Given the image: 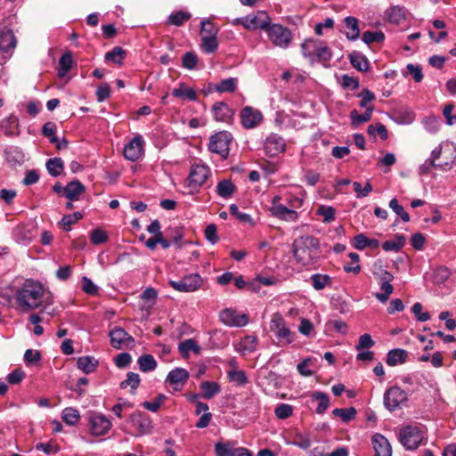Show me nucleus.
I'll use <instances>...</instances> for the list:
<instances>
[{
  "mask_svg": "<svg viewBox=\"0 0 456 456\" xmlns=\"http://www.w3.org/2000/svg\"><path fill=\"white\" fill-rule=\"evenodd\" d=\"M45 289L39 282L26 281L23 286L17 289L15 299L17 307L23 313L39 308L43 304Z\"/></svg>",
  "mask_w": 456,
  "mask_h": 456,
  "instance_id": "1",
  "label": "nucleus"
},
{
  "mask_svg": "<svg viewBox=\"0 0 456 456\" xmlns=\"http://www.w3.org/2000/svg\"><path fill=\"white\" fill-rule=\"evenodd\" d=\"M292 252L297 263L303 265H313L320 257V242L314 236H300L294 240Z\"/></svg>",
  "mask_w": 456,
  "mask_h": 456,
  "instance_id": "2",
  "label": "nucleus"
},
{
  "mask_svg": "<svg viewBox=\"0 0 456 456\" xmlns=\"http://www.w3.org/2000/svg\"><path fill=\"white\" fill-rule=\"evenodd\" d=\"M422 440L423 435L418 427L406 426L399 432V441L408 450L418 448Z\"/></svg>",
  "mask_w": 456,
  "mask_h": 456,
  "instance_id": "3",
  "label": "nucleus"
},
{
  "mask_svg": "<svg viewBox=\"0 0 456 456\" xmlns=\"http://www.w3.org/2000/svg\"><path fill=\"white\" fill-rule=\"evenodd\" d=\"M269 39L278 47L287 48L291 42V31L280 24H273L268 26L266 29Z\"/></svg>",
  "mask_w": 456,
  "mask_h": 456,
  "instance_id": "4",
  "label": "nucleus"
},
{
  "mask_svg": "<svg viewBox=\"0 0 456 456\" xmlns=\"http://www.w3.org/2000/svg\"><path fill=\"white\" fill-rule=\"evenodd\" d=\"M302 51L305 56L316 55L321 61H327L331 58V50L328 46L312 39L305 40L302 44Z\"/></svg>",
  "mask_w": 456,
  "mask_h": 456,
  "instance_id": "5",
  "label": "nucleus"
},
{
  "mask_svg": "<svg viewBox=\"0 0 456 456\" xmlns=\"http://www.w3.org/2000/svg\"><path fill=\"white\" fill-rule=\"evenodd\" d=\"M232 139V136L228 132L216 133L211 136L208 148L212 152L226 158L229 154V144Z\"/></svg>",
  "mask_w": 456,
  "mask_h": 456,
  "instance_id": "6",
  "label": "nucleus"
},
{
  "mask_svg": "<svg viewBox=\"0 0 456 456\" xmlns=\"http://www.w3.org/2000/svg\"><path fill=\"white\" fill-rule=\"evenodd\" d=\"M442 147L438 146L432 151L431 158L419 167V174L427 175L430 172L431 167L438 168L441 170H449L452 168L453 160L451 159L446 162H437L441 159Z\"/></svg>",
  "mask_w": 456,
  "mask_h": 456,
  "instance_id": "7",
  "label": "nucleus"
},
{
  "mask_svg": "<svg viewBox=\"0 0 456 456\" xmlns=\"http://www.w3.org/2000/svg\"><path fill=\"white\" fill-rule=\"evenodd\" d=\"M169 284L177 291L192 292L201 286L202 279L199 274H190L177 281H170Z\"/></svg>",
  "mask_w": 456,
  "mask_h": 456,
  "instance_id": "8",
  "label": "nucleus"
},
{
  "mask_svg": "<svg viewBox=\"0 0 456 456\" xmlns=\"http://www.w3.org/2000/svg\"><path fill=\"white\" fill-rule=\"evenodd\" d=\"M216 456H252L246 448L236 446L235 442H218L215 445Z\"/></svg>",
  "mask_w": 456,
  "mask_h": 456,
  "instance_id": "9",
  "label": "nucleus"
},
{
  "mask_svg": "<svg viewBox=\"0 0 456 456\" xmlns=\"http://www.w3.org/2000/svg\"><path fill=\"white\" fill-rule=\"evenodd\" d=\"M407 400V394L399 387H390L384 395V404L389 411H394L400 407Z\"/></svg>",
  "mask_w": 456,
  "mask_h": 456,
  "instance_id": "10",
  "label": "nucleus"
},
{
  "mask_svg": "<svg viewBox=\"0 0 456 456\" xmlns=\"http://www.w3.org/2000/svg\"><path fill=\"white\" fill-rule=\"evenodd\" d=\"M110 343L115 348L120 349L123 346L130 347L134 346V339L124 329L115 327L110 331Z\"/></svg>",
  "mask_w": 456,
  "mask_h": 456,
  "instance_id": "11",
  "label": "nucleus"
},
{
  "mask_svg": "<svg viewBox=\"0 0 456 456\" xmlns=\"http://www.w3.org/2000/svg\"><path fill=\"white\" fill-rule=\"evenodd\" d=\"M271 19L264 11H259L254 15L245 17L244 28L248 30L261 28L266 30L270 25Z\"/></svg>",
  "mask_w": 456,
  "mask_h": 456,
  "instance_id": "12",
  "label": "nucleus"
},
{
  "mask_svg": "<svg viewBox=\"0 0 456 456\" xmlns=\"http://www.w3.org/2000/svg\"><path fill=\"white\" fill-rule=\"evenodd\" d=\"M271 330L275 332L276 337L285 339L286 344L292 342V334L285 326V322L280 314H274L271 322Z\"/></svg>",
  "mask_w": 456,
  "mask_h": 456,
  "instance_id": "13",
  "label": "nucleus"
},
{
  "mask_svg": "<svg viewBox=\"0 0 456 456\" xmlns=\"http://www.w3.org/2000/svg\"><path fill=\"white\" fill-rule=\"evenodd\" d=\"M143 140L141 135H137L126 144L124 148V157L130 161L138 160L142 155Z\"/></svg>",
  "mask_w": 456,
  "mask_h": 456,
  "instance_id": "14",
  "label": "nucleus"
},
{
  "mask_svg": "<svg viewBox=\"0 0 456 456\" xmlns=\"http://www.w3.org/2000/svg\"><path fill=\"white\" fill-rule=\"evenodd\" d=\"M110 427V421L103 415L95 414L90 418V432L93 436H103Z\"/></svg>",
  "mask_w": 456,
  "mask_h": 456,
  "instance_id": "15",
  "label": "nucleus"
},
{
  "mask_svg": "<svg viewBox=\"0 0 456 456\" xmlns=\"http://www.w3.org/2000/svg\"><path fill=\"white\" fill-rule=\"evenodd\" d=\"M220 319L225 325L236 327L245 326L248 322L247 314H239L231 309L223 310L220 314Z\"/></svg>",
  "mask_w": 456,
  "mask_h": 456,
  "instance_id": "16",
  "label": "nucleus"
},
{
  "mask_svg": "<svg viewBox=\"0 0 456 456\" xmlns=\"http://www.w3.org/2000/svg\"><path fill=\"white\" fill-rule=\"evenodd\" d=\"M209 174V170L205 165H193L191 167L188 182L190 185L200 186L205 183Z\"/></svg>",
  "mask_w": 456,
  "mask_h": 456,
  "instance_id": "17",
  "label": "nucleus"
},
{
  "mask_svg": "<svg viewBox=\"0 0 456 456\" xmlns=\"http://www.w3.org/2000/svg\"><path fill=\"white\" fill-rule=\"evenodd\" d=\"M241 123L246 128H253L262 120L260 111L254 110L252 107H245L240 113Z\"/></svg>",
  "mask_w": 456,
  "mask_h": 456,
  "instance_id": "18",
  "label": "nucleus"
},
{
  "mask_svg": "<svg viewBox=\"0 0 456 456\" xmlns=\"http://www.w3.org/2000/svg\"><path fill=\"white\" fill-rule=\"evenodd\" d=\"M371 440L373 448L375 450V456H391V445L384 436L380 434H375Z\"/></svg>",
  "mask_w": 456,
  "mask_h": 456,
  "instance_id": "19",
  "label": "nucleus"
},
{
  "mask_svg": "<svg viewBox=\"0 0 456 456\" xmlns=\"http://www.w3.org/2000/svg\"><path fill=\"white\" fill-rule=\"evenodd\" d=\"M133 426L137 429L139 435L146 434L151 428V422L148 417H146L141 411H135L130 416Z\"/></svg>",
  "mask_w": 456,
  "mask_h": 456,
  "instance_id": "20",
  "label": "nucleus"
},
{
  "mask_svg": "<svg viewBox=\"0 0 456 456\" xmlns=\"http://www.w3.org/2000/svg\"><path fill=\"white\" fill-rule=\"evenodd\" d=\"M86 191V187L77 180L69 183L64 187V193L66 198L69 200H78L81 194Z\"/></svg>",
  "mask_w": 456,
  "mask_h": 456,
  "instance_id": "21",
  "label": "nucleus"
},
{
  "mask_svg": "<svg viewBox=\"0 0 456 456\" xmlns=\"http://www.w3.org/2000/svg\"><path fill=\"white\" fill-rule=\"evenodd\" d=\"M213 112L215 118L217 121L222 122H229L234 113L233 110L230 109L227 104L222 102H216L213 106Z\"/></svg>",
  "mask_w": 456,
  "mask_h": 456,
  "instance_id": "22",
  "label": "nucleus"
},
{
  "mask_svg": "<svg viewBox=\"0 0 456 456\" xmlns=\"http://www.w3.org/2000/svg\"><path fill=\"white\" fill-rule=\"evenodd\" d=\"M17 39L11 29H4L0 34V50L9 52L16 47Z\"/></svg>",
  "mask_w": 456,
  "mask_h": 456,
  "instance_id": "23",
  "label": "nucleus"
},
{
  "mask_svg": "<svg viewBox=\"0 0 456 456\" xmlns=\"http://www.w3.org/2000/svg\"><path fill=\"white\" fill-rule=\"evenodd\" d=\"M265 150L267 155L273 157L284 151L285 143L281 138L270 137L266 140Z\"/></svg>",
  "mask_w": 456,
  "mask_h": 456,
  "instance_id": "24",
  "label": "nucleus"
},
{
  "mask_svg": "<svg viewBox=\"0 0 456 456\" xmlns=\"http://www.w3.org/2000/svg\"><path fill=\"white\" fill-rule=\"evenodd\" d=\"M346 27L349 31L346 33V37L348 40L354 41L358 39L360 36L359 20L354 18L348 16L344 20Z\"/></svg>",
  "mask_w": 456,
  "mask_h": 456,
  "instance_id": "25",
  "label": "nucleus"
},
{
  "mask_svg": "<svg viewBox=\"0 0 456 456\" xmlns=\"http://www.w3.org/2000/svg\"><path fill=\"white\" fill-rule=\"evenodd\" d=\"M98 364V361L92 356L79 357L77 361V368L86 374L94 371Z\"/></svg>",
  "mask_w": 456,
  "mask_h": 456,
  "instance_id": "26",
  "label": "nucleus"
},
{
  "mask_svg": "<svg viewBox=\"0 0 456 456\" xmlns=\"http://www.w3.org/2000/svg\"><path fill=\"white\" fill-rule=\"evenodd\" d=\"M352 66L359 71H366L369 69V61L367 58L359 52H353L349 55Z\"/></svg>",
  "mask_w": 456,
  "mask_h": 456,
  "instance_id": "27",
  "label": "nucleus"
},
{
  "mask_svg": "<svg viewBox=\"0 0 456 456\" xmlns=\"http://www.w3.org/2000/svg\"><path fill=\"white\" fill-rule=\"evenodd\" d=\"M408 353L403 349H393L388 352L387 363L390 366H395L397 363H404L406 362Z\"/></svg>",
  "mask_w": 456,
  "mask_h": 456,
  "instance_id": "28",
  "label": "nucleus"
},
{
  "mask_svg": "<svg viewBox=\"0 0 456 456\" xmlns=\"http://www.w3.org/2000/svg\"><path fill=\"white\" fill-rule=\"evenodd\" d=\"M189 378V373L186 370L182 368H176L169 372L167 380L171 385L183 384Z\"/></svg>",
  "mask_w": 456,
  "mask_h": 456,
  "instance_id": "29",
  "label": "nucleus"
},
{
  "mask_svg": "<svg viewBox=\"0 0 456 456\" xmlns=\"http://www.w3.org/2000/svg\"><path fill=\"white\" fill-rule=\"evenodd\" d=\"M18 126H19L18 118L15 116H12V115L4 118L1 122V128L3 129L4 134L7 136L16 134Z\"/></svg>",
  "mask_w": 456,
  "mask_h": 456,
  "instance_id": "30",
  "label": "nucleus"
},
{
  "mask_svg": "<svg viewBox=\"0 0 456 456\" xmlns=\"http://www.w3.org/2000/svg\"><path fill=\"white\" fill-rule=\"evenodd\" d=\"M374 107L372 105L367 107L366 111L363 114H359L356 110H354L350 113V118L352 120V126H357L360 124L368 122L371 118L372 111Z\"/></svg>",
  "mask_w": 456,
  "mask_h": 456,
  "instance_id": "31",
  "label": "nucleus"
},
{
  "mask_svg": "<svg viewBox=\"0 0 456 456\" xmlns=\"http://www.w3.org/2000/svg\"><path fill=\"white\" fill-rule=\"evenodd\" d=\"M271 211L273 216L286 220H295L297 216L296 211L289 209L283 205H274L271 208Z\"/></svg>",
  "mask_w": 456,
  "mask_h": 456,
  "instance_id": "32",
  "label": "nucleus"
},
{
  "mask_svg": "<svg viewBox=\"0 0 456 456\" xmlns=\"http://www.w3.org/2000/svg\"><path fill=\"white\" fill-rule=\"evenodd\" d=\"M236 191V186L231 180H222L216 186L217 194L224 199L230 198Z\"/></svg>",
  "mask_w": 456,
  "mask_h": 456,
  "instance_id": "33",
  "label": "nucleus"
},
{
  "mask_svg": "<svg viewBox=\"0 0 456 456\" xmlns=\"http://www.w3.org/2000/svg\"><path fill=\"white\" fill-rule=\"evenodd\" d=\"M355 248L362 250L366 247L377 248L379 246V241L376 239H368L364 234L361 233L354 237Z\"/></svg>",
  "mask_w": 456,
  "mask_h": 456,
  "instance_id": "34",
  "label": "nucleus"
},
{
  "mask_svg": "<svg viewBox=\"0 0 456 456\" xmlns=\"http://www.w3.org/2000/svg\"><path fill=\"white\" fill-rule=\"evenodd\" d=\"M395 241L387 240L382 244V248L386 251H400L405 245V236L403 234H395Z\"/></svg>",
  "mask_w": 456,
  "mask_h": 456,
  "instance_id": "35",
  "label": "nucleus"
},
{
  "mask_svg": "<svg viewBox=\"0 0 456 456\" xmlns=\"http://www.w3.org/2000/svg\"><path fill=\"white\" fill-rule=\"evenodd\" d=\"M73 64L72 54L69 52L65 53L59 61L60 68L58 69V76L63 77L69 71Z\"/></svg>",
  "mask_w": 456,
  "mask_h": 456,
  "instance_id": "36",
  "label": "nucleus"
},
{
  "mask_svg": "<svg viewBox=\"0 0 456 456\" xmlns=\"http://www.w3.org/2000/svg\"><path fill=\"white\" fill-rule=\"evenodd\" d=\"M179 351L184 358L189 357V352L200 353V347L194 339L189 338L179 344Z\"/></svg>",
  "mask_w": 456,
  "mask_h": 456,
  "instance_id": "37",
  "label": "nucleus"
},
{
  "mask_svg": "<svg viewBox=\"0 0 456 456\" xmlns=\"http://www.w3.org/2000/svg\"><path fill=\"white\" fill-rule=\"evenodd\" d=\"M172 94L177 98L184 97L190 101L197 100L196 92L192 88L187 87L183 83H181L178 88H175Z\"/></svg>",
  "mask_w": 456,
  "mask_h": 456,
  "instance_id": "38",
  "label": "nucleus"
},
{
  "mask_svg": "<svg viewBox=\"0 0 456 456\" xmlns=\"http://www.w3.org/2000/svg\"><path fill=\"white\" fill-rule=\"evenodd\" d=\"M312 399L318 401L319 404L316 409L318 414H322L330 406V399L327 394L320 391L314 392L312 394Z\"/></svg>",
  "mask_w": 456,
  "mask_h": 456,
  "instance_id": "39",
  "label": "nucleus"
},
{
  "mask_svg": "<svg viewBox=\"0 0 456 456\" xmlns=\"http://www.w3.org/2000/svg\"><path fill=\"white\" fill-rule=\"evenodd\" d=\"M139 368L142 371L147 372L154 370L157 367V362L151 354H143L138 359Z\"/></svg>",
  "mask_w": 456,
  "mask_h": 456,
  "instance_id": "40",
  "label": "nucleus"
},
{
  "mask_svg": "<svg viewBox=\"0 0 456 456\" xmlns=\"http://www.w3.org/2000/svg\"><path fill=\"white\" fill-rule=\"evenodd\" d=\"M236 78L230 77L222 80L219 84L215 85L214 89L218 93H232L236 90Z\"/></svg>",
  "mask_w": 456,
  "mask_h": 456,
  "instance_id": "41",
  "label": "nucleus"
},
{
  "mask_svg": "<svg viewBox=\"0 0 456 456\" xmlns=\"http://www.w3.org/2000/svg\"><path fill=\"white\" fill-rule=\"evenodd\" d=\"M200 388L203 391V397L206 399L212 398L215 395L218 394L221 390L220 386L216 382L203 381L200 384Z\"/></svg>",
  "mask_w": 456,
  "mask_h": 456,
  "instance_id": "42",
  "label": "nucleus"
},
{
  "mask_svg": "<svg viewBox=\"0 0 456 456\" xmlns=\"http://www.w3.org/2000/svg\"><path fill=\"white\" fill-rule=\"evenodd\" d=\"M63 161L60 158L50 159L46 162V168L53 176H58L63 170Z\"/></svg>",
  "mask_w": 456,
  "mask_h": 456,
  "instance_id": "43",
  "label": "nucleus"
},
{
  "mask_svg": "<svg viewBox=\"0 0 456 456\" xmlns=\"http://www.w3.org/2000/svg\"><path fill=\"white\" fill-rule=\"evenodd\" d=\"M125 56L126 51L123 50L120 46H115L112 51L106 53L105 60L113 61L117 64H121Z\"/></svg>",
  "mask_w": 456,
  "mask_h": 456,
  "instance_id": "44",
  "label": "nucleus"
},
{
  "mask_svg": "<svg viewBox=\"0 0 456 456\" xmlns=\"http://www.w3.org/2000/svg\"><path fill=\"white\" fill-rule=\"evenodd\" d=\"M332 413L337 417H340L344 422H348L355 418L357 411L354 407H349L346 409L337 408L333 410Z\"/></svg>",
  "mask_w": 456,
  "mask_h": 456,
  "instance_id": "45",
  "label": "nucleus"
},
{
  "mask_svg": "<svg viewBox=\"0 0 456 456\" xmlns=\"http://www.w3.org/2000/svg\"><path fill=\"white\" fill-rule=\"evenodd\" d=\"M313 286L315 289L320 290L325 288L326 285H330L331 279L326 274H314L311 277Z\"/></svg>",
  "mask_w": 456,
  "mask_h": 456,
  "instance_id": "46",
  "label": "nucleus"
},
{
  "mask_svg": "<svg viewBox=\"0 0 456 456\" xmlns=\"http://www.w3.org/2000/svg\"><path fill=\"white\" fill-rule=\"evenodd\" d=\"M140 381H141V379L137 373L128 372L127 376H126V379H125L124 381H122L120 383V387H121V388H126L127 387H131L132 393H134V391L138 387Z\"/></svg>",
  "mask_w": 456,
  "mask_h": 456,
  "instance_id": "47",
  "label": "nucleus"
},
{
  "mask_svg": "<svg viewBox=\"0 0 456 456\" xmlns=\"http://www.w3.org/2000/svg\"><path fill=\"white\" fill-rule=\"evenodd\" d=\"M80 415L77 410L71 407L64 409L62 419L67 424L74 425L78 421Z\"/></svg>",
  "mask_w": 456,
  "mask_h": 456,
  "instance_id": "48",
  "label": "nucleus"
},
{
  "mask_svg": "<svg viewBox=\"0 0 456 456\" xmlns=\"http://www.w3.org/2000/svg\"><path fill=\"white\" fill-rule=\"evenodd\" d=\"M415 115L410 110H399L395 114V120L402 125H407L413 122Z\"/></svg>",
  "mask_w": 456,
  "mask_h": 456,
  "instance_id": "49",
  "label": "nucleus"
},
{
  "mask_svg": "<svg viewBox=\"0 0 456 456\" xmlns=\"http://www.w3.org/2000/svg\"><path fill=\"white\" fill-rule=\"evenodd\" d=\"M201 47L203 50L207 53H213L217 49L218 43L216 39V36H205L204 37H201Z\"/></svg>",
  "mask_w": 456,
  "mask_h": 456,
  "instance_id": "50",
  "label": "nucleus"
},
{
  "mask_svg": "<svg viewBox=\"0 0 456 456\" xmlns=\"http://www.w3.org/2000/svg\"><path fill=\"white\" fill-rule=\"evenodd\" d=\"M190 18L191 14L189 12L178 11L169 15L168 23L175 26H181L185 20H188Z\"/></svg>",
  "mask_w": 456,
  "mask_h": 456,
  "instance_id": "51",
  "label": "nucleus"
},
{
  "mask_svg": "<svg viewBox=\"0 0 456 456\" xmlns=\"http://www.w3.org/2000/svg\"><path fill=\"white\" fill-rule=\"evenodd\" d=\"M228 378L230 380L236 382L238 385H245L248 382L247 375L244 370H232L228 371Z\"/></svg>",
  "mask_w": 456,
  "mask_h": 456,
  "instance_id": "52",
  "label": "nucleus"
},
{
  "mask_svg": "<svg viewBox=\"0 0 456 456\" xmlns=\"http://www.w3.org/2000/svg\"><path fill=\"white\" fill-rule=\"evenodd\" d=\"M385 39V35L381 31H365L362 34V41L367 44L370 45L374 42H382Z\"/></svg>",
  "mask_w": 456,
  "mask_h": 456,
  "instance_id": "53",
  "label": "nucleus"
},
{
  "mask_svg": "<svg viewBox=\"0 0 456 456\" xmlns=\"http://www.w3.org/2000/svg\"><path fill=\"white\" fill-rule=\"evenodd\" d=\"M56 125L53 122H46L42 127V134L44 136L47 137L49 141L53 142H57L56 133Z\"/></svg>",
  "mask_w": 456,
  "mask_h": 456,
  "instance_id": "54",
  "label": "nucleus"
},
{
  "mask_svg": "<svg viewBox=\"0 0 456 456\" xmlns=\"http://www.w3.org/2000/svg\"><path fill=\"white\" fill-rule=\"evenodd\" d=\"M387 18L391 23L398 24L404 19L403 9L398 6L391 7L387 11Z\"/></svg>",
  "mask_w": 456,
  "mask_h": 456,
  "instance_id": "55",
  "label": "nucleus"
},
{
  "mask_svg": "<svg viewBox=\"0 0 456 456\" xmlns=\"http://www.w3.org/2000/svg\"><path fill=\"white\" fill-rule=\"evenodd\" d=\"M82 218V214L80 212H75L72 215H66L61 219V225L64 230L69 231L70 226L76 224L78 220Z\"/></svg>",
  "mask_w": 456,
  "mask_h": 456,
  "instance_id": "56",
  "label": "nucleus"
},
{
  "mask_svg": "<svg viewBox=\"0 0 456 456\" xmlns=\"http://www.w3.org/2000/svg\"><path fill=\"white\" fill-rule=\"evenodd\" d=\"M380 289L383 293H376L375 297L382 303L388 300L390 295L394 291V287L390 282H381Z\"/></svg>",
  "mask_w": 456,
  "mask_h": 456,
  "instance_id": "57",
  "label": "nucleus"
},
{
  "mask_svg": "<svg viewBox=\"0 0 456 456\" xmlns=\"http://www.w3.org/2000/svg\"><path fill=\"white\" fill-rule=\"evenodd\" d=\"M389 207L393 209V211L398 215L403 222L410 221V216L407 212L404 211L403 206L398 203L396 199H392L389 202Z\"/></svg>",
  "mask_w": 456,
  "mask_h": 456,
  "instance_id": "58",
  "label": "nucleus"
},
{
  "mask_svg": "<svg viewBox=\"0 0 456 456\" xmlns=\"http://www.w3.org/2000/svg\"><path fill=\"white\" fill-rule=\"evenodd\" d=\"M36 448L41 450L45 454H57L60 452V446L53 442L46 444L39 443L37 444Z\"/></svg>",
  "mask_w": 456,
  "mask_h": 456,
  "instance_id": "59",
  "label": "nucleus"
},
{
  "mask_svg": "<svg viewBox=\"0 0 456 456\" xmlns=\"http://www.w3.org/2000/svg\"><path fill=\"white\" fill-rule=\"evenodd\" d=\"M293 408L289 404L282 403L275 409V415L278 419H285L292 415Z\"/></svg>",
  "mask_w": 456,
  "mask_h": 456,
  "instance_id": "60",
  "label": "nucleus"
},
{
  "mask_svg": "<svg viewBox=\"0 0 456 456\" xmlns=\"http://www.w3.org/2000/svg\"><path fill=\"white\" fill-rule=\"evenodd\" d=\"M317 214L323 216L325 223H330L335 218V208L332 207L321 206L317 210Z\"/></svg>",
  "mask_w": 456,
  "mask_h": 456,
  "instance_id": "61",
  "label": "nucleus"
},
{
  "mask_svg": "<svg viewBox=\"0 0 456 456\" xmlns=\"http://www.w3.org/2000/svg\"><path fill=\"white\" fill-rule=\"evenodd\" d=\"M183 66L185 69H192L196 67L198 62L197 55L192 52H188L183 56Z\"/></svg>",
  "mask_w": 456,
  "mask_h": 456,
  "instance_id": "62",
  "label": "nucleus"
},
{
  "mask_svg": "<svg viewBox=\"0 0 456 456\" xmlns=\"http://www.w3.org/2000/svg\"><path fill=\"white\" fill-rule=\"evenodd\" d=\"M217 34V28L209 20H203L201 22V30L200 35L201 37H204L205 36H216Z\"/></svg>",
  "mask_w": 456,
  "mask_h": 456,
  "instance_id": "63",
  "label": "nucleus"
},
{
  "mask_svg": "<svg viewBox=\"0 0 456 456\" xmlns=\"http://www.w3.org/2000/svg\"><path fill=\"white\" fill-rule=\"evenodd\" d=\"M90 239L92 243L97 245L106 242L108 240V235L104 231L101 229H94L91 232Z\"/></svg>",
  "mask_w": 456,
  "mask_h": 456,
  "instance_id": "64",
  "label": "nucleus"
}]
</instances>
